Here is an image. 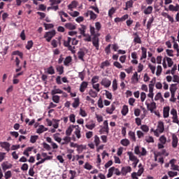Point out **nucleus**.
Masks as SVG:
<instances>
[{
	"instance_id": "39448f33",
	"label": "nucleus",
	"mask_w": 179,
	"mask_h": 179,
	"mask_svg": "<svg viewBox=\"0 0 179 179\" xmlns=\"http://www.w3.org/2000/svg\"><path fill=\"white\" fill-rule=\"evenodd\" d=\"M86 52H87V50L80 49V50L77 53L78 59L85 62V59L83 58L85 57V55H86Z\"/></svg>"
},
{
	"instance_id": "3c124183",
	"label": "nucleus",
	"mask_w": 179,
	"mask_h": 179,
	"mask_svg": "<svg viewBox=\"0 0 179 179\" xmlns=\"http://www.w3.org/2000/svg\"><path fill=\"white\" fill-rule=\"evenodd\" d=\"M73 108H77V107H79V98H76L74 99V102L72 104Z\"/></svg>"
},
{
	"instance_id": "bf43d9fd",
	"label": "nucleus",
	"mask_w": 179,
	"mask_h": 179,
	"mask_svg": "<svg viewBox=\"0 0 179 179\" xmlns=\"http://www.w3.org/2000/svg\"><path fill=\"white\" fill-rule=\"evenodd\" d=\"M115 13V8L114 7H112L109 10H108V16L111 17Z\"/></svg>"
},
{
	"instance_id": "dca6fc26",
	"label": "nucleus",
	"mask_w": 179,
	"mask_h": 179,
	"mask_svg": "<svg viewBox=\"0 0 179 179\" xmlns=\"http://www.w3.org/2000/svg\"><path fill=\"white\" fill-rule=\"evenodd\" d=\"M169 10H170V12H178L179 5L176 4V6H174L173 4H171L169 6Z\"/></svg>"
},
{
	"instance_id": "9b49d317",
	"label": "nucleus",
	"mask_w": 179,
	"mask_h": 179,
	"mask_svg": "<svg viewBox=\"0 0 179 179\" xmlns=\"http://www.w3.org/2000/svg\"><path fill=\"white\" fill-rule=\"evenodd\" d=\"M147 106L148 110H150V113H153L154 110H156V102H152L150 103H145Z\"/></svg>"
},
{
	"instance_id": "ddd939ff",
	"label": "nucleus",
	"mask_w": 179,
	"mask_h": 179,
	"mask_svg": "<svg viewBox=\"0 0 179 179\" xmlns=\"http://www.w3.org/2000/svg\"><path fill=\"white\" fill-rule=\"evenodd\" d=\"M163 115L164 118H169V116L170 115V106H166L164 108Z\"/></svg>"
},
{
	"instance_id": "f03ea898",
	"label": "nucleus",
	"mask_w": 179,
	"mask_h": 179,
	"mask_svg": "<svg viewBox=\"0 0 179 179\" xmlns=\"http://www.w3.org/2000/svg\"><path fill=\"white\" fill-rule=\"evenodd\" d=\"M99 37H100V34H96L95 35H94V36L92 37V44L94 45V47H95L96 50H99V48L100 47V44H99Z\"/></svg>"
},
{
	"instance_id": "052dcab7",
	"label": "nucleus",
	"mask_w": 179,
	"mask_h": 179,
	"mask_svg": "<svg viewBox=\"0 0 179 179\" xmlns=\"http://www.w3.org/2000/svg\"><path fill=\"white\" fill-rule=\"evenodd\" d=\"M92 87L94 89L96 92H100V84H92Z\"/></svg>"
},
{
	"instance_id": "c03bdc74",
	"label": "nucleus",
	"mask_w": 179,
	"mask_h": 179,
	"mask_svg": "<svg viewBox=\"0 0 179 179\" xmlns=\"http://www.w3.org/2000/svg\"><path fill=\"white\" fill-rule=\"evenodd\" d=\"M159 142L162 143V145H166V142H167V138L165 135H162L159 138Z\"/></svg>"
},
{
	"instance_id": "1a4fd4ad",
	"label": "nucleus",
	"mask_w": 179,
	"mask_h": 179,
	"mask_svg": "<svg viewBox=\"0 0 179 179\" xmlns=\"http://www.w3.org/2000/svg\"><path fill=\"white\" fill-rule=\"evenodd\" d=\"M131 171H132V168H131V166H123L121 170V173L122 176H127V174H128V173H131Z\"/></svg>"
},
{
	"instance_id": "5701e85b",
	"label": "nucleus",
	"mask_w": 179,
	"mask_h": 179,
	"mask_svg": "<svg viewBox=\"0 0 179 179\" xmlns=\"http://www.w3.org/2000/svg\"><path fill=\"white\" fill-rule=\"evenodd\" d=\"M115 110V105L112 104L110 107L106 108V113L107 114H113Z\"/></svg>"
},
{
	"instance_id": "774afa93",
	"label": "nucleus",
	"mask_w": 179,
	"mask_h": 179,
	"mask_svg": "<svg viewBox=\"0 0 179 179\" xmlns=\"http://www.w3.org/2000/svg\"><path fill=\"white\" fill-rule=\"evenodd\" d=\"M173 82L179 83V76L178 75H173Z\"/></svg>"
},
{
	"instance_id": "7ed1b4c3",
	"label": "nucleus",
	"mask_w": 179,
	"mask_h": 179,
	"mask_svg": "<svg viewBox=\"0 0 179 179\" xmlns=\"http://www.w3.org/2000/svg\"><path fill=\"white\" fill-rule=\"evenodd\" d=\"M55 34H56L55 30H52L50 31L46 32L43 38H46V41H48V43H50V41H51V40L52 39V37H54Z\"/></svg>"
},
{
	"instance_id": "a19ab883",
	"label": "nucleus",
	"mask_w": 179,
	"mask_h": 179,
	"mask_svg": "<svg viewBox=\"0 0 179 179\" xmlns=\"http://www.w3.org/2000/svg\"><path fill=\"white\" fill-rule=\"evenodd\" d=\"M120 143L121 145H122V146H128L130 142L129 140H128V138H124L121 140Z\"/></svg>"
},
{
	"instance_id": "58836bf2",
	"label": "nucleus",
	"mask_w": 179,
	"mask_h": 179,
	"mask_svg": "<svg viewBox=\"0 0 179 179\" xmlns=\"http://www.w3.org/2000/svg\"><path fill=\"white\" fill-rule=\"evenodd\" d=\"M128 111H129L128 106L124 105L121 111L122 115H127V114H128Z\"/></svg>"
},
{
	"instance_id": "13d9d810",
	"label": "nucleus",
	"mask_w": 179,
	"mask_h": 179,
	"mask_svg": "<svg viewBox=\"0 0 179 179\" xmlns=\"http://www.w3.org/2000/svg\"><path fill=\"white\" fill-rule=\"evenodd\" d=\"M126 6L127 8H132L134 6V0H129L126 2Z\"/></svg>"
},
{
	"instance_id": "864d4df0",
	"label": "nucleus",
	"mask_w": 179,
	"mask_h": 179,
	"mask_svg": "<svg viewBox=\"0 0 179 179\" xmlns=\"http://www.w3.org/2000/svg\"><path fill=\"white\" fill-rule=\"evenodd\" d=\"M37 139H38V136H31L30 142L31 143H36L37 141Z\"/></svg>"
},
{
	"instance_id": "bb28decb",
	"label": "nucleus",
	"mask_w": 179,
	"mask_h": 179,
	"mask_svg": "<svg viewBox=\"0 0 179 179\" xmlns=\"http://www.w3.org/2000/svg\"><path fill=\"white\" fill-rule=\"evenodd\" d=\"M115 170V167L114 166H112L108 169V173L107 174L108 178H111V177H113V174H114Z\"/></svg>"
},
{
	"instance_id": "2eb2a0df",
	"label": "nucleus",
	"mask_w": 179,
	"mask_h": 179,
	"mask_svg": "<svg viewBox=\"0 0 179 179\" xmlns=\"http://www.w3.org/2000/svg\"><path fill=\"white\" fill-rule=\"evenodd\" d=\"M177 145H178V138L173 134L172 136V147L176 148H177Z\"/></svg>"
},
{
	"instance_id": "e433bc0d",
	"label": "nucleus",
	"mask_w": 179,
	"mask_h": 179,
	"mask_svg": "<svg viewBox=\"0 0 179 179\" xmlns=\"http://www.w3.org/2000/svg\"><path fill=\"white\" fill-rule=\"evenodd\" d=\"M110 62H108V60H106L105 62H103L101 64L100 68L101 69H104V68H106V66H110Z\"/></svg>"
},
{
	"instance_id": "e2e57ef3",
	"label": "nucleus",
	"mask_w": 179,
	"mask_h": 179,
	"mask_svg": "<svg viewBox=\"0 0 179 179\" xmlns=\"http://www.w3.org/2000/svg\"><path fill=\"white\" fill-rule=\"evenodd\" d=\"M12 177V172L10 171H8L5 173V178L9 179Z\"/></svg>"
},
{
	"instance_id": "c9c22d12",
	"label": "nucleus",
	"mask_w": 179,
	"mask_h": 179,
	"mask_svg": "<svg viewBox=\"0 0 179 179\" xmlns=\"http://www.w3.org/2000/svg\"><path fill=\"white\" fill-rule=\"evenodd\" d=\"M49 2H50V6H57V5H59V3H61V2H62V1L61 0H49Z\"/></svg>"
},
{
	"instance_id": "a878e982",
	"label": "nucleus",
	"mask_w": 179,
	"mask_h": 179,
	"mask_svg": "<svg viewBox=\"0 0 179 179\" xmlns=\"http://www.w3.org/2000/svg\"><path fill=\"white\" fill-rule=\"evenodd\" d=\"M164 59H165V61L167 62L169 68H171L174 64V62H173V59L168 57H165Z\"/></svg>"
},
{
	"instance_id": "6e6552de",
	"label": "nucleus",
	"mask_w": 179,
	"mask_h": 179,
	"mask_svg": "<svg viewBox=\"0 0 179 179\" xmlns=\"http://www.w3.org/2000/svg\"><path fill=\"white\" fill-rule=\"evenodd\" d=\"M101 85L102 86H104V87H106V88L110 87V86H111V80H110L107 78H104L102 79L101 82Z\"/></svg>"
},
{
	"instance_id": "cd10ccee",
	"label": "nucleus",
	"mask_w": 179,
	"mask_h": 179,
	"mask_svg": "<svg viewBox=\"0 0 179 179\" xmlns=\"http://www.w3.org/2000/svg\"><path fill=\"white\" fill-rule=\"evenodd\" d=\"M153 12V7L152 6H149L147 8H145L143 11L145 15H150Z\"/></svg>"
},
{
	"instance_id": "5fc2aeb1",
	"label": "nucleus",
	"mask_w": 179,
	"mask_h": 179,
	"mask_svg": "<svg viewBox=\"0 0 179 179\" xmlns=\"http://www.w3.org/2000/svg\"><path fill=\"white\" fill-rule=\"evenodd\" d=\"M89 94L91 97H93V99H96V97H97V93L93 91V90H90Z\"/></svg>"
},
{
	"instance_id": "f257e3e1",
	"label": "nucleus",
	"mask_w": 179,
	"mask_h": 179,
	"mask_svg": "<svg viewBox=\"0 0 179 179\" xmlns=\"http://www.w3.org/2000/svg\"><path fill=\"white\" fill-rule=\"evenodd\" d=\"M72 41V38L68 37L67 41H64V47H67L69 51H71L73 54H75V46L71 45V42Z\"/></svg>"
},
{
	"instance_id": "473e14b6",
	"label": "nucleus",
	"mask_w": 179,
	"mask_h": 179,
	"mask_svg": "<svg viewBox=\"0 0 179 179\" xmlns=\"http://www.w3.org/2000/svg\"><path fill=\"white\" fill-rule=\"evenodd\" d=\"M46 73H48V75H54L55 74V69H54V67L52 66H50L49 68L47 69Z\"/></svg>"
},
{
	"instance_id": "37998d69",
	"label": "nucleus",
	"mask_w": 179,
	"mask_h": 179,
	"mask_svg": "<svg viewBox=\"0 0 179 179\" xmlns=\"http://www.w3.org/2000/svg\"><path fill=\"white\" fill-rule=\"evenodd\" d=\"M89 13H90V19L92 20H94L97 19V15H96V13H94V12H93L92 10H89Z\"/></svg>"
},
{
	"instance_id": "6e6d98bb",
	"label": "nucleus",
	"mask_w": 179,
	"mask_h": 179,
	"mask_svg": "<svg viewBox=\"0 0 179 179\" xmlns=\"http://www.w3.org/2000/svg\"><path fill=\"white\" fill-rule=\"evenodd\" d=\"M94 142L96 146H99V145H100V138H99V136L96 135L94 136Z\"/></svg>"
},
{
	"instance_id": "b1692460",
	"label": "nucleus",
	"mask_w": 179,
	"mask_h": 179,
	"mask_svg": "<svg viewBox=\"0 0 179 179\" xmlns=\"http://www.w3.org/2000/svg\"><path fill=\"white\" fill-rule=\"evenodd\" d=\"M45 131H48V129L45 128L43 125H40L36 131V133L43 134V132H45Z\"/></svg>"
},
{
	"instance_id": "69168bd1",
	"label": "nucleus",
	"mask_w": 179,
	"mask_h": 179,
	"mask_svg": "<svg viewBox=\"0 0 179 179\" xmlns=\"http://www.w3.org/2000/svg\"><path fill=\"white\" fill-rule=\"evenodd\" d=\"M69 174H71L70 178H76V171L70 170L69 171Z\"/></svg>"
},
{
	"instance_id": "2f4dec72",
	"label": "nucleus",
	"mask_w": 179,
	"mask_h": 179,
	"mask_svg": "<svg viewBox=\"0 0 179 179\" xmlns=\"http://www.w3.org/2000/svg\"><path fill=\"white\" fill-rule=\"evenodd\" d=\"M63 141H62L61 145H68L69 142H71V137L69 136H65L63 139Z\"/></svg>"
},
{
	"instance_id": "09e8293b",
	"label": "nucleus",
	"mask_w": 179,
	"mask_h": 179,
	"mask_svg": "<svg viewBox=\"0 0 179 179\" xmlns=\"http://www.w3.org/2000/svg\"><path fill=\"white\" fill-rule=\"evenodd\" d=\"M59 99H60L59 96L55 95V94L52 95V101H54V103H59Z\"/></svg>"
},
{
	"instance_id": "4468645a",
	"label": "nucleus",
	"mask_w": 179,
	"mask_h": 179,
	"mask_svg": "<svg viewBox=\"0 0 179 179\" xmlns=\"http://www.w3.org/2000/svg\"><path fill=\"white\" fill-rule=\"evenodd\" d=\"M128 17H129L128 14H125L122 17L115 18V23H119L120 22H125V20H127V19H128Z\"/></svg>"
},
{
	"instance_id": "a211bd4d",
	"label": "nucleus",
	"mask_w": 179,
	"mask_h": 179,
	"mask_svg": "<svg viewBox=\"0 0 179 179\" xmlns=\"http://www.w3.org/2000/svg\"><path fill=\"white\" fill-rule=\"evenodd\" d=\"M127 155L131 162H136L137 160H139V159H138V157H136V156H135L131 152H128Z\"/></svg>"
},
{
	"instance_id": "c85d7f7f",
	"label": "nucleus",
	"mask_w": 179,
	"mask_h": 179,
	"mask_svg": "<svg viewBox=\"0 0 179 179\" xmlns=\"http://www.w3.org/2000/svg\"><path fill=\"white\" fill-rule=\"evenodd\" d=\"M62 93H64V91L60 89H54L51 91L52 96H54V94H62Z\"/></svg>"
},
{
	"instance_id": "ea45409f",
	"label": "nucleus",
	"mask_w": 179,
	"mask_h": 179,
	"mask_svg": "<svg viewBox=\"0 0 179 179\" xmlns=\"http://www.w3.org/2000/svg\"><path fill=\"white\" fill-rule=\"evenodd\" d=\"M155 20V18L151 17L148 20V23H147V29L148 30H150V28L152 27V23H153Z\"/></svg>"
},
{
	"instance_id": "aec40b11",
	"label": "nucleus",
	"mask_w": 179,
	"mask_h": 179,
	"mask_svg": "<svg viewBox=\"0 0 179 179\" xmlns=\"http://www.w3.org/2000/svg\"><path fill=\"white\" fill-rule=\"evenodd\" d=\"M74 128H76V126L71 125L69 127L68 129L66 130V135L69 137L71 136Z\"/></svg>"
},
{
	"instance_id": "603ef678",
	"label": "nucleus",
	"mask_w": 179,
	"mask_h": 179,
	"mask_svg": "<svg viewBox=\"0 0 179 179\" xmlns=\"http://www.w3.org/2000/svg\"><path fill=\"white\" fill-rule=\"evenodd\" d=\"M162 71H163V69L162 68V66H157V72H156L157 76H160Z\"/></svg>"
},
{
	"instance_id": "680f3d73",
	"label": "nucleus",
	"mask_w": 179,
	"mask_h": 179,
	"mask_svg": "<svg viewBox=\"0 0 179 179\" xmlns=\"http://www.w3.org/2000/svg\"><path fill=\"white\" fill-rule=\"evenodd\" d=\"M32 47H33V41H28L26 45L27 50H30Z\"/></svg>"
},
{
	"instance_id": "6ab92c4d",
	"label": "nucleus",
	"mask_w": 179,
	"mask_h": 179,
	"mask_svg": "<svg viewBox=\"0 0 179 179\" xmlns=\"http://www.w3.org/2000/svg\"><path fill=\"white\" fill-rule=\"evenodd\" d=\"M65 27H66V29H68L69 30H76V25L71 22L65 24Z\"/></svg>"
},
{
	"instance_id": "20e7f679",
	"label": "nucleus",
	"mask_w": 179,
	"mask_h": 179,
	"mask_svg": "<svg viewBox=\"0 0 179 179\" xmlns=\"http://www.w3.org/2000/svg\"><path fill=\"white\" fill-rule=\"evenodd\" d=\"M171 115H173L172 117L173 122L174 124H179L178 115H177V110L172 108L171 110Z\"/></svg>"
},
{
	"instance_id": "f8f14e48",
	"label": "nucleus",
	"mask_w": 179,
	"mask_h": 179,
	"mask_svg": "<svg viewBox=\"0 0 179 179\" xmlns=\"http://www.w3.org/2000/svg\"><path fill=\"white\" fill-rule=\"evenodd\" d=\"M88 85H89V84L87 83V82L83 81V82L80 84V92L81 93L85 92V90H86V89H87Z\"/></svg>"
},
{
	"instance_id": "72a5a7b5",
	"label": "nucleus",
	"mask_w": 179,
	"mask_h": 179,
	"mask_svg": "<svg viewBox=\"0 0 179 179\" xmlns=\"http://www.w3.org/2000/svg\"><path fill=\"white\" fill-rule=\"evenodd\" d=\"M171 94H176L177 92V84H172L170 87Z\"/></svg>"
},
{
	"instance_id": "de8ad7c7",
	"label": "nucleus",
	"mask_w": 179,
	"mask_h": 179,
	"mask_svg": "<svg viewBox=\"0 0 179 179\" xmlns=\"http://www.w3.org/2000/svg\"><path fill=\"white\" fill-rule=\"evenodd\" d=\"M57 72H59V75H62L64 73V67L62 66H57L56 67Z\"/></svg>"
},
{
	"instance_id": "412c9836",
	"label": "nucleus",
	"mask_w": 179,
	"mask_h": 179,
	"mask_svg": "<svg viewBox=\"0 0 179 179\" xmlns=\"http://www.w3.org/2000/svg\"><path fill=\"white\" fill-rule=\"evenodd\" d=\"M12 164H9L7 162H3L2 164V169L3 170V171H6V170H8L9 169H12Z\"/></svg>"
},
{
	"instance_id": "f704fd0d",
	"label": "nucleus",
	"mask_w": 179,
	"mask_h": 179,
	"mask_svg": "<svg viewBox=\"0 0 179 179\" xmlns=\"http://www.w3.org/2000/svg\"><path fill=\"white\" fill-rule=\"evenodd\" d=\"M85 149H86V145H77V152L78 153H82V152H83V150H85Z\"/></svg>"
},
{
	"instance_id": "79ce46f5",
	"label": "nucleus",
	"mask_w": 179,
	"mask_h": 179,
	"mask_svg": "<svg viewBox=\"0 0 179 179\" xmlns=\"http://www.w3.org/2000/svg\"><path fill=\"white\" fill-rule=\"evenodd\" d=\"M140 129H142L143 132H145V134L149 132V127L146 124L141 125Z\"/></svg>"
},
{
	"instance_id": "a18cd8bd",
	"label": "nucleus",
	"mask_w": 179,
	"mask_h": 179,
	"mask_svg": "<svg viewBox=\"0 0 179 179\" xmlns=\"http://www.w3.org/2000/svg\"><path fill=\"white\" fill-rule=\"evenodd\" d=\"M168 176L171 177V178H173V177H177V176H178V172L169 171H168Z\"/></svg>"
},
{
	"instance_id": "338daca9",
	"label": "nucleus",
	"mask_w": 179,
	"mask_h": 179,
	"mask_svg": "<svg viewBox=\"0 0 179 179\" xmlns=\"http://www.w3.org/2000/svg\"><path fill=\"white\" fill-rule=\"evenodd\" d=\"M99 82V76H95L92 78V83L94 85V83H97Z\"/></svg>"
},
{
	"instance_id": "4c0bfd02",
	"label": "nucleus",
	"mask_w": 179,
	"mask_h": 179,
	"mask_svg": "<svg viewBox=\"0 0 179 179\" xmlns=\"http://www.w3.org/2000/svg\"><path fill=\"white\" fill-rule=\"evenodd\" d=\"M80 33L84 37H86L85 30H86V26L81 25V28H79Z\"/></svg>"
},
{
	"instance_id": "423d86ee",
	"label": "nucleus",
	"mask_w": 179,
	"mask_h": 179,
	"mask_svg": "<svg viewBox=\"0 0 179 179\" xmlns=\"http://www.w3.org/2000/svg\"><path fill=\"white\" fill-rule=\"evenodd\" d=\"M110 131V129L108 128V122L107 120H105L103 122V127L100 129L99 132L100 134H104V132H106V134H108Z\"/></svg>"
},
{
	"instance_id": "4d7b16f0",
	"label": "nucleus",
	"mask_w": 179,
	"mask_h": 179,
	"mask_svg": "<svg viewBox=\"0 0 179 179\" xmlns=\"http://www.w3.org/2000/svg\"><path fill=\"white\" fill-rule=\"evenodd\" d=\"M136 134L138 139H141V138H143V136H145V134L141 130L137 131Z\"/></svg>"
},
{
	"instance_id": "c756f323",
	"label": "nucleus",
	"mask_w": 179,
	"mask_h": 179,
	"mask_svg": "<svg viewBox=\"0 0 179 179\" xmlns=\"http://www.w3.org/2000/svg\"><path fill=\"white\" fill-rule=\"evenodd\" d=\"M71 62H72V57L71 56L66 57L64 61L65 66H69V64H71Z\"/></svg>"
},
{
	"instance_id": "4be33fe9",
	"label": "nucleus",
	"mask_w": 179,
	"mask_h": 179,
	"mask_svg": "<svg viewBox=\"0 0 179 179\" xmlns=\"http://www.w3.org/2000/svg\"><path fill=\"white\" fill-rule=\"evenodd\" d=\"M74 134L78 139H80V138H82V135H80V129H79V125L76 126V131H74Z\"/></svg>"
},
{
	"instance_id": "8fccbe9b",
	"label": "nucleus",
	"mask_w": 179,
	"mask_h": 179,
	"mask_svg": "<svg viewBox=\"0 0 179 179\" xmlns=\"http://www.w3.org/2000/svg\"><path fill=\"white\" fill-rule=\"evenodd\" d=\"M134 43L136 44H142V40H141V37H139V36H135L134 38Z\"/></svg>"
},
{
	"instance_id": "0e129e2a",
	"label": "nucleus",
	"mask_w": 179,
	"mask_h": 179,
	"mask_svg": "<svg viewBox=\"0 0 179 179\" xmlns=\"http://www.w3.org/2000/svg\"><path fill=\"white\" fill-rule=\"evenodd\" d=\"M86 128H87V129H94V128L96 127V124L95 123H92L91 124H86L85 125Z\"/></svg>"
},
{
	"instance_id": "7c9ffc66",
	"label": "nucleus",
	"mask_w": 179,
	"mask_h": 179,
	"mask_svg": "<svg viewBox=\"0 0 179 179\" xmlns=\"http://www.w3.org/2000/svg\"><path fill=\"white\" fill-rule=\"evenodd\" d=\"M129 136L131 141H132L133 142H136V136L135 135V132L130 131L129 132Z\"/></svg>"
},
{
	"instance_id": "9d476101",
	"label": "nucleus",
	"mask_w": 179,
	"mask_h": 179,
	"mask_svg": "<svg viewBox=\"0 0 179 179\" xmlns=\"http://www.w3.org/2000/svg\"><path fill=\"white\" fill-rule=\"evenodd\" d=\"M157 131H158L159 134H163L164 132V123L163 122H158Z\"/></svg>"
},
{
	"instance_id": "393cba45",
	"label": "nucleus",
	"mask_w": 179,
	"mask_h": 179,
	"mask_svg": "<svg viewBox=\"0 0 179 179\" xmlns=\"http://www.w3.org/2000/svg\"><path fill=\"white\" fill-rule=\"evenodd\" d=\"M76 6H78V1H73L69 6H68V8L70 10H73V9H75V8H76Z\"/></svg>"
},
{
	"instance_id": "f3484780",
	"label": "nucleus",
	"mask_w": 179,
	"mask_h": 179,
	"mask_svg": "<svg viewBox=\"0 0 179 179\" xmlns=\"http://www.w3.org/2000/svg\"><path fill=\"white\" fill-rule=\"evenodd\" d=\"M141 51H142V54H141V59H146V57H148L147 55L148 49H146V48L145 47H141Z\"/></svg>"
},
{
	"instance_id": "49530a36",
	"label": "nucleus",
	"mask_w": 179,
	"mask_h": 179,
	"mask_svg": "<svg viewBox=\"0 0 179 179\" xmlns=\"http://www.w3.org/2000/svg\"><path fill=\"white\" fill-rule=\"evenodd\" d=\"M112 87H113V92H115V90H117V89H118V84L117 83V80L116 79L113 80Z\"/></svg>"
},
{
	"instance_id": "0eeeda50",
	"label": "nucleus",
	"mask_w": 179,
	"mask_h": 179,
	"mask_svg": "<svg viewBox=\"0 0 179 179\" xmlns=\"http://www.w3.org/2000/svg\"><path fill=\"white\" fill-rule=\"evenodd\" d=\"M0 146L1 148H2V149H5L6 152L10 151V143H9L8 142H0Z\"/></svg>"
}]
</instances>
